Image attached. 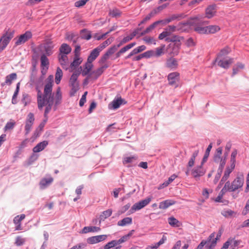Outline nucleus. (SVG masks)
<instances>
[{
	"label": "nucleus",
	"instance_id": "obj_1",
	"mask_svg": "<svg viewBox=\"0 0 249 249\" xmlns=\"http://www.w3.org/2000/svg\"><path fill=\"white\" fill-rule=\"evenodd\" d=\"M43 78L40 77L36 78L33 74L30 76V84L34 86L37 91V102L39 109L41 110L44 106H46V111L50 109L53 102L56 104H58L62 99L61 88L58 87L55 92L53 93V76L50 75L45 80L43 93H42L40 88L43 85Z\"/></svg>",
	"mask_w": 249,
	"mask_h": 249
},
{
	"label": "nucleus",
	"instance_id": "obj_2",
	"mask_svg": "<svg viewBox=\"0 0 249 249\" xmlns=\"http://www.w3.org/2000/svg\"><path fill=\"white\" fill-rule=\"evenodd\" d=\"M200 18L198 17L191 18L190 20V24L193 27L195 32L199 34H213L220 30V28L216 25H211L204 26V24H208V21L199 22Z\"/></svg>",
	"mask_w": 249,
	"mask_h": 249
},
{
	"label": "nucleus",
	"instance_id": "obj_3",
	"mask_svg": "<svg viewBox=\"0 0 249 249\" xmlns=\"http://www.w3.org/2000/svg\"><path fill=\"white\" fill-rule=\"evenodd\" d=\"M244 183V176L241 174L238 175L232 182L226 181L223 187L222 192L225 191L227 192H232L233 198H236L238 196L237 194L242 190Z\"/></svg>",
	"mask_w": 249,
	"mask_h": 249
},
{
	"label": "nucleus",
	"instance_id": "obj_4",
	"mask_svg": "<svg viewBox=\"0 0 249 249\" xmlns=\"http://www.w3.org/2000/svg\"><path fill=\"white\" fill-rule=\"evenodd\" d=\"M14 31L8 29L0 38V53L3 51L14 37Z\"/></svg>",
	"mask_w": 249,
	"mask_h": 249
},
{
	"label": "nucleus",
	"instance_id": "obj_5",
	"mask_svg": "<svg viewBox=\"0 0 249 249\" xmlns=\"http://www.w3.org/2000/svg\"><path fill=\"white\" fill-rule=\"evenodd\" d=\"M79 74V73H73L70 78V84L71 87L70 95L71 96H73L79 89V83L77 81Z\"/></svg>",
	"mask_w": 249,
	"mask_h": 249
},
{
	"label": "nucleus",
	"instance_id": "obj_6",
	"mask_svg": "<svg viewBox=\"0 0 249 249\" xmlns=\"http://www.w3.org/2000/svg\"><path fill=\"white\" fill-rule=\"evenodd\" d=\"M101 66L97 70L91 72L89 76L93 79H97L104 71L109 67L107 63H99Z\"/></svg>",
	"mask_w": 249,
	"mask_h": 249
},
{
	"label": "nucleus",
	"instance_id": "obj_7",
	"mask_svg": "<svg viewBox=\"0 0 249 249\" xmlns=\"http://www.w3.org/2000/svg\"><path fill=\"white\" fill-rule=\"evenodd\" d=\"M53 48L54 44L51 40H48L46 41V43L40 45L38 47V49L40 50V52H43L42 50H43L46 54L48 56L51 55L53 53Z\"/></svg>",
	"mask_w": 249,
	"mask_h": 249
},
{
	"label": "nucleus",
	"instance_id": "obj_8",
	"mask_svg": "<svg viewBox=\"0 0 249 249\" xmlns=\"http://www.w3.org/2000/svg\"><path fill=\"white\" fill-rule=\"evenodd\" d=\"M32 36V33L30 31H27L24 34L21 35L18 37L15 38V45L16 46L24 44Z\"/></svg>",
	"mask_w": 249,
	"mask_h": 249
},
{
	"label": "nucleus",
	"instance_id": "obj_9",
	"mask_svg": "<svg viewBox=\"0 0 249 249\" xmlns=\"http://www.w3.org/2000/svg\"><path fill=\"white\" fill-rule=\"evenodd\" d=\"M151 200L150 197H148L144 200H142L137 203L134 204L131 209V213H134L136 211H138L143 208L147 205H148Z\"/></svg>",
	"mask_w": 249,
	"mask_h": 249
},
{
	"label": "nucleus",
	"instance_id": "obj_10",
	"mask_svg": "<svg viewBox=\"0 0 249 249\" xmlns=\"http://www.w3.org/2000/svg\"><path fill=\"white\" fill-rule=\"evenodd\" d=\"M167 79L170 85L177 87L180 79V74L178 72H171L168 74Z\"/></svg>",
	"mask_w": 249,
	"mask_h": 249
},
{
	"label": "nucleus",
	"instance_id": "obj_11",
	"mask_svg": "<svg viewBox=\"0 0 249 249\" xmlns=\"http://www.w3.org/2000/svg\"><path fill=\"white\" fill-rule=\"evenodd\" d=\"M118 45L116 46L114 45L109 48L106 53L101 57L99 63H107V61L109 59V57L112 55L118 49L119 47Z\"/></svg>",
	"mask_w": 249,
	"mask_h": 249
},
{
	"label": "nucleus",
	"instance_id": "obj_12",
	"mask_svg": "<svg viewBox=\"0 0 249 249\" xmlns=\"http://www.w3.org/2000/svg\"><path fill=\"white\" fill-rule=\"evenodd\" d=\"M35 121L34 115L33 113H29L25 122V135H28L30 132Z\"/></svg>",
	"mask_w": 249,
	"mask_h": 249
},
{
	"label": "nucleus",
	"instance_id": "obj_13",
	"mask_svg": "<svg viewBox=\"0 0 249 249\" xmlns=\"http://www.w3.org/2000/svg\"><path fill=\"white\" fill-rule=\"evenodd\" d=\"M202 164L201 163L200 165L197 166L191 171V175L196 179L203 176L205 173V170L202 167Z\"/></svg>",
	"mask_w": 249,
	"mask_h": 249
},
{
	"label": "nucleus",
	"instance_id": "obj_14",
	"mask_svg": "<svg viewBox=\"0 0 249 249\" xmlns=\"http://www.w3.org/2000/svg\"><path fill=\"white\" fill-rule=\"evenodd\" d=\"M107 237V235L106 234L92 236L88 238L87 241L88 243L90 244H96L106 240Z\"/></svg>",
	"mask_w": 249,
	"mask_h": 249
},
{
	"label": "nucleus",
	"instance_id": "obj_15",
	"mask_svg": "<svg viewBox=\"0 0 249 249\" xmlns=\"http://www.w3.org/2000/svg\"><path fill=\"white\" fill-rule=\"evenodd\" d=\"M67 54L59 53L58 55V59L60 64L63 69H68L69 64V61Z\"/></svg>",
	"mask_w": 249,
	"mask_h": 249
},
{
	"label": "nucleus",
	"instance_id": "obj_16",
	"mask_svg": "<svg viewBox=\"0 0 249 249\" xmlns=\"http://www.w3.org/2000/svg\"><path fill=\"white\" fill-rule=\"evenodd\" d=\"M217 65L224 69H228L229 68L231 64L233 63V58H226L224 59H220L217 60Z\"/></svg>",
	"mask_w": 249,
	"mask_h": 249
},
{
	"label": "nucleus",
	"instance_id": "obj_17",
	"mask_svg": "<svg viewBox=\"0 0 249 249\" xmlns=\"http://www.w3.org/2000/svg\"><path fill=\"white\" fill-rule=\"evenodd\" d=\"M25 218V215L22 214L16 216L14 219V223L15 224V230L17 231L21 230V222Z\"/></svg>",
	"mask_w": 249,
	"mask_h": 249
},
{
	"label": "nucleus",
	"instance_id": "obj_18",
	"mask_svg": "<svg viewBox=\"0 0 249 249\" xmlns=\"http://www.w3.org/2000/svg\"><path fill=\"white\" fill-rule=\"evenodd\" d=\"M216 12L215 5H209L205 10V16L208 18H213L215 15Z\"/></svg>",
	"mask_w": 249,
	"mask_h": 249
},
{
	"label": "nucleus",
	"instance_id": "obj_19",
	"mask_svg": "<svg viewBox=\"0 0 249 249\" xmlns=\"http://www.w3.org/2000/svg\"><path fill=\"white\" fill-rule=\"evenodd\" d=\"M183 39V38L181 36H177V35H173L169 37H167L165 39V41L169 42H172L174 43L173 45H181V41Z\"/></svg>",
	"mask_w": 249,
	"mask_h": 249
},
{
	"label": "nucleus",
	"instance_id": "obj_20",
	"mask_svg": "<svg viewBox=\"0 0 249 249\" xmlns=\"http://www.w3.org/2000/svg\"><path fill=\"white\" fill-rule=\"evenodd\" d=\"M234 168L227 166L224 172V175L221 179V183H224L230 177V174L233 171Z\"/></svg>",
	"mask_w": 249,
	"mask_h": 249
},
{
	"label": "nucleus",
	"instance_id": "obj_21",
	"mask_svg": "<svg viewBox=\"0 0 249 249\" xmlns=\"http://www.w3.org/2000/svg\"><path fill=\"white\" fill-rule=\"evenodd\" d=\"M17 78V75L16 73H12L8 75L5 77V81L4 82L1 84L2 87H4L5 85L10 86L12 83V81L16 80Z\"/></svg>",
	"mask_w": 249,
	"mask_h": 249
},
{
	"label": "nucleus",
	"instance_id": "obj_22",
	"mask_svg": "<svg viewBox=\"0 0 249 249\" xmlns=\"http://www.w3.org/2000/svg\"><path fill=\"white\" fill-rule=\"evenodd\" d=\"M214 161L215 162L219 163L218 170H220V172H222L223 168L226 163V159H223L220 155L215 154L214 156Z\"/></svg>",
	"mask_w": 249,
	"mask_h": 249
},
{
	"label": "nucleus",
	"instance_id": "obj_23",
	"mask_svg": "<svg viewBox=\"0 0 249 249\" xmlns=\"http://www.w3.org/2000/svg\"><path fill=\"white\" fill-rule=\"evenodd\" d=\"M48 142L44 141L38 143L36 146L33 148V151L34 153H38L43 150L48 145Z\"/></svg>",
	"mask_w": 249,
	"mask_h": 249
},
{
	"label": "nucleus",
	"instance_id": "obj_24",
	"mask_svg": "<svg viewBox=\"0 0 249 249\" xmlns=\"http://www.w3.org/2000/svg\"><path fill=\"white\" fill-rule=\"evenodd\" d=\"M124 100L121 97L113 100L112 102L109 104L108 107L110 109H116L118 108L123 104Z\"/></svg>",
	"mask_w": 249,
	"mask_h": 249
},
{
	"label": "nucleus",
	"instance_id": "obj_25",
	"mask_svg": "<svg viewBox=\"0 0 249 249\" xmlns=\"http://www.w3.org/2000/svg\"><path fill=\"white\" fill-rule=\"evenodd\" d=\"M231 49L227 46L222 49L219 53L217 55V57L214 61V63H215L219 59H222L223 57L228 54L231 52Z\"/></svg>",
	"mask_w": 249,
	"mask_h": 249
},
{
	"label": "nucleus",
	"instance_id": "obj_26",
	"mask_svg": "<svg viewBox=\"0 0 249 249\" xmlns=\"http://www.w3.org/2000/svg\"><path fill=\"white\" fill-rule=\"evenodd\" d=\"M53 181V178L50 177L48 178H43L40 181L39 185L42 189H45L51 184Z\"/></svg>",
	"mask_w": 249,
	"mask_h": 249
},
{
	"label": "nucleus",
	"instance_id": "obj_27",
	"mask_svg": "<svg viewBox=\"0 0 249 249\" xmlns=\"http://www.w3.org/2000/svg\"><path fill=\"white\" fill-rule=\"evenodd\" d=\"M178 66V63L176 59L171 57L167 60L166 66L171 69H175Z\"/></svg>",
	"mask_w": 249,
	"mask_h": 249
},
{
	"label": "nucleus",
	"instance_id": "obj_28",
	"mask_svg": "<svg viewBox=\"0 0 249 249\" xmlns=\"http://www.w3.org/2000/svg\"><path fill=\"white\" fill-rule=\"evenodd\" d=\"M176 203V202L172 199H167L161 202L159 204V208L160 209H166L170 206H172Z\"/></svg>",
	"mask_w": 249,
	"mask_h": 249
},
{
	"label": "nucleus",
	"instance_id": "obj_29",
	"mask_svg": "<svg viewBox=\"0 0 249 249\" xmlns=\"http://www.w3.org/2000/svg\"><path fill=\"white\" fill-rule=\"evenodd\" d=\"M163 21L162 20H159L155 22H154L153 24L150 25L149 26H148L146 29L141 32L140 34V36H144L145 34H148L150 33L155 28V27L159 24L161 23Z\"/></svg>",
	"mask_w": 249,
	"mask_h": 249
},
{
	"label": "nucleus",
	"instance_id": "obj_30",
	"mask_svg": "<svg viewBox=\"0 0 249 249\" xmlns=\"http://www.w3.org/2000/svg\"><path fill=\"white\" fill-rule=\"evenodd\" d=\"M71 51V47L66 43H63L59 49V53L69 54Z\"/></svg>",
	"mask_w": 249,
	"mask_h": 249
},
{
	"label": "nucleus",
	"instance_id": "obj_31",
	"mask_svg": "<svg viewBox=\"0 0 249 249\" xmlns=\"http://www.w3.org/2000/svg\"><path fill=\"white\" fill-rule=\"evenodd\" d=\"M166 240V236L163 235L159 242L155 243L154 245L148 246L145 249H158L160 245L164 243Z\"/></svg>",
	"mask_w": 249,
	"mask_h": 249
},
{
	"label": "nucleus",
	"instance_id": "obj_32",
	"mask_svg": "<svg viewBox=\"0 0 249 249\" xmlns=\"http://www.w3.org/2000/svg\"><path fill=\"white\" fill-rule=\"evenodd\" d=\"M92 62L87 60V62L85 64L84 69L82 72V74L83 76H86L89 74V72L91 71L93 66Z\"/></svg>",
	"mask_w": 249,
	"mask_h": 249
},
{
	"label": "nucleus",
	"instance_id": "obj_33",
	"mask_svg": "<svg viewBox=\"0 0 249 249\" xmlns=\"http://www.w3.org/2000/svg\"><path fill=\"white\" fill-rule=\"evenodd\" d=\"M61 102H62V100H60V102L58 104H56V103H55L56 102H53V103L52 105L50 107V109L47 112V113L46 112V106H45V111H44V117L45 118V119L42 122V123H44V124L45 125L46 124L47 121V120H48V116H47L48 114L50 112V111H51L52 108H53V109L54 111H55L57 109V106L61 103Z\"/></svg>",
	"mask_w": 249,
	"mask_h": 249
},
{
	"label": "nucleus",
	"instance_id": "obj_34",
	"mask_svg": "<svg viewBox=\"0 0 249 249\" xmlns=\"http://www.w3.org/2000/svg\"><path fill=\"white\" fill-rule=\"evenodd\" d=\"M168 222L169 225L173 227H179L182 225L181 222L174 217H169L168 218Z\"/></svg>",
	"mask_w": 249,
	"mask_h": 249
},
{
	"label": "nucleus",
	"instance_id": "obj_35",
	"mask_svg": "<svg viewBox=\"0 0 249 249\" xmlns=\"http://www.w3.org/2000/svg\"><path fill=\"white\" fill-rule=\"evenodd\" d=\"M198 154V150L195 151L192 154L191 158L190 159L187 165V167L188 168H192L195 164V161L196 157L197 156Z\"/></svg>",
	"mask_w": 249,
	"mask_h": 249
},
{
	"label": "nucleus",
	"instance_id": "obj_36",
	"mask_svg": "<svg viewBox=\"0 0 249 249\" xmlns=\"http://www.w3.org/2000/svg\"><path fill=\"white\" fill-rule=\"evenodd\" d=\"M100 51L97 48L93 49L90 53V55L88 58V60L89 61L93 62L99 55Z\"/></svg>",
	"mask_w": 249,
	"mask_h": 249
},
{
	"label": "nucleus",
	"instance_id": "obj_37",
	"mask_svg": "<svg viewBox=\"0 0 249 249\" xmlns=\"http://www.w3.org/2000/svg\"><path fill=\"white\" fill-rule=\"evenodd\" d=\"M165 45H162L160 47L156 48L154 51L155 57H158L162 55L164 53Z\"/></svg>",
	"mask_w": 249,
	"mask_h": 249
},
{
	"label": "nucleus",
	"instance_id": "obj_38",
	"mask_svg": "<svg viewBox=\"0 0 249 249\" xmlns=\"http://www.w3.org/2000/svg\"><path fill=\"white\" fill-rule=\"evenodd\" d=\"M132 219L131 217H125L121 220H120L117 223V225L119 226H124L126 225L132 224Z\"/></svg>",
	"mask_w": 249,
	"mask_h": 249
},
{
	"label": "nucleus",
	"instance_id": "obj_39",
	"mask_svg": "<svg viewBox=\"0 0 249 249\" xmlns=\"http://www.w3.org/2000/svg\"><path fill=\"white\" fill-rule=\"evenodd\" d=\"M100 231V228L98 227H85L82 230V233H87L89 232H97Z\"/></svg>",
	"mask_w": 249,
	"mask_h": 249
},
{
	"label": "nucleus",
	"instance_id": "obj_40",
	"mask_svg": "<svg viewBox=\"0 0 249 249\" xmlns=\"http://www.w3.org/2000/svg\"><path fill=\"white\" fill-rule=\"evenodd\" d=\"M82 62V59L79 56H74V60L70 65L71 69H74L78 66Z\"/></svg>",
	"mask_w": 249,
	"mask_h": 249
},
{
	"label": "nucleus",
	"instance_id": "obj_41",
	"mask_svg": "<svg viewBox=\"0 0 249 249\" xmlns=\"http://www.w3.org/2000/svg\"><path fill=\"white\" fill-rule=\"evenodd\" d=\"M63 76V72L60 68H57L55 75V81L56 84H59Z\"/></svg>",
	"mask_w": 249,
	"mask_h": 249
},
{
	"label": "nucleus",
	"instance_id": "obj_42",
	"mask_svg": "<svg viewBox=\"0 0 249 249\" xmlns=\"http://www.w3.org/2000/svg\"><path fill=\"white\" fill-rule=\"evenodd\" d=\"M65 38L68 41L72 40L73 43H75L78 37L74 33H67L65 35Z\"/></svg>",
	"mask_w": 249,
	"mask_h": 249
},
{
	"label": "nucleus",
	"instance_id": "obj_43",
	"mask_svg": "<svg viewBox=\"0 0 249 249\" xmlns=\"http://www.w3.org/2000/svg\"><path fill=\"white\" fill-rule=\"evenodd\" d=\"M121 14V12L117 8H113V9L110 10L109 11V16L113 18L120 17Z\"/></svg>",
	"mask_w": 249,
	"mask_h": 249
},
{
	"label": "nucleus",
	"instance_id": "obj_44",
	"mask_svg": "<svg viewBox=\"0 0 249 249\" xmlns=\"http://www.w3.org/2000/svg\"><path fill=\"white\" fill-rule=\"evenodd\" d=\"M221 214L225 217H229L233 215L235 216L236 213L231 210L228 209L223 211L221 212Z\"/></svg>",
	"mask_w": 249,
	"mask_h": 249
},
{
	"label": "nucleus",
	"instance_id": "obj_45",
	"mask_svg": "<svg viewBox=\"0 0 249 249\" xmlns=\"http://www.w3.org/2000/svg\"><path fill=\"white\" fill-rule=\"evenodd\" d=\"M181 45H173L172 47V50L171 52L170 53L173 56H176L177 55L179 52V50L180 49Z\"/></svg>",
	"mask_w": 249,
	"mask_h": 249
},
{
	"label": "nucleus",
	"instance_id": "obj_46",
	"mask_svg": "<svg viewBox=\"0 0 249 249\" xmlns=\"http://www.w3.org/2000/svg\"><path fill=\"white\" fill-rule=\"evenodd\" d=\"M112 213L111 209H108L106 211H104L100 215L101 220H104L107 217H109Z\"/></svg>",
	"mask_w": 249,
	"mask_h": 249
},
{
	"label": "nucleus",
	"instance_id": "obj_47",
	"mask_svg": "<svg viewBox=\"0 0 249 249\" xmlns=\"http://www.w3.org/2000/svg\"><path fill=\"white\" fill-rule=\"evenodd\" d=\"M221 234H222V231H221V230H219L218 234H217L216 237L214 238L215 233L214 232H213L209 236V237L208 238V241L209 242H211V243H212V241L213 240H216V243L217 240L221 237Z\"/></svg>",
	"mask_w": 249,
	"mask_h": 249
},
{
	"label": "nucleus",
	"instance_id": "obj_48",
	"mask_svg": "<svg viewBox=\"0 0 249 249\" xmlns=\"http://www.w3.org/2000/svg\"><path fill=\"white\" fill-rule=\"evenodd\" d=\"M41 65L42 67H47L49 64V59L46 55L43 54L40 57Z\"/></svg>",
	"mask_w": 249,
	"mask_h": 249
},
{
	"label": "nucleus",
	"instance_id": "obj_49",
	"mask_svg": "<svg viewBox=\"0 0 249 249\" xmlns=\"http://www.w3.org/2000/svg\"><path fill=\"white\" fill-rule=\"evenodd\" d=\"M212 148V143H210L208 145L207 148L206 149L204 157H203L202 161V164H203V163H204L206 161V160L209 156L210 152L211 151Z\"/></svg>",
	"mask_w": 249,
	"mask_h": 249
},
{
	"label": "nucleus",
	"instance_id": "obj_50",
	"mask_svg": "<svg viewBox=\"0 0 249 249\" xmlns=\"http://www.w3.org/2000/svg\"><path fill=\"white\" fill-rule=\"evenodd\" d=\"M111 43V40L109 39H107L102 43H101L98 47H97V48L98 50H99L100 52H101L107 46L109 45Z\"/></svg>",
	"mask_w": 249,
	"mask_h": 249
},
{
	"label": "nucleus",
	"instance_id": "obj_51",
	"mask_svg": "<svg viewBox=\"0 0 249 249\" xmlns=\"http://www.w3.org/2000/svg\"><path fill=\"white\" fill-rule=\"evenodd\" d=\"M117 245H118L117 240H112L110 242H108L107 244H106L104 247V249H109L116 246Z\"/></svg>",
	"mask_w": 249,
	"mask_h": 249
},
{
	"label": "nucleus",
	"instance_id": "obj_52",
	"mask_svg": "<svg viewBox=\"0 0 249 249\" xmlns=\"http://www.w3.org/2000/svg\"><path fill=\"white\" fill-rule=\"evenodd\" d=\"M25 242V239L21 236H17L15 239V244L17 246H20L23 245Z\"/></svg>",
	"mask_w": 249,
	"mask_h": 249
},
{
	"label": "nucleus",
	"instance_id": "obj_53",
	"mask_svg": "<svg viewBox=\"0 0 249 249\" xmlns=\"http://www.w3.org/2000/svg\"><path fill=\"white\" fill-rule=\"evenodd\" d=\"M15 124L16 123L13 120H11L10 122H7L4 126V131H6L8 130L12 129L15 126Z\"/></svg>",
	"mask_w": 249,
	"mask_h": 249
},
{
	"label": "nucleus",
	"instance_id": "obj_54",
	"mask_svg": "<svg viewBox=\"0 0 249 249\" xmlns=\"http://www.w3.org/2000/svg\"><path fill=\"white\" fill-rule=\"evenodd\" d=\"M143 41L147 44H156V41L154 39L153 37L145 36L143 38Z\"/></svg>",
	"mask_w": 249,
	"mask_h": 249
},
{
	"label": "nucleus",
	"instance_id": "obj_55",
	"mask_svg": "<svg viewBox=\"0 0 249 249\" xmlns=\"http://www.w3.org/2000/svg\"><path fill=\"white\" fill-rule=\"evenodd\" d=\"M170 35V34L167 31V29H165L163 32L159 35L158 38L160 40L165 39L166 38L169 37L168 36Z\"/></svg>",
	"mask_w": 249,
	"mask_h": 249
},
{
	"label": "nucleus",
	"instance_id": "obj_56",
	"mask_svg": "<svg viewBox=\"0 0 249 249\" xmlns=\"http://www.w3.org/2000/svg\"><path fill=\"white\" fill-rule=\"evenodd\" d=\"M134 38L133 36L132 35V34L128 36L124 37L123 40L120 42V43L118 44V46H121L123 44L126 43L131 40H132Z\"/></svg>",
	"mask_w": 249,
	"mask_h": 249
},
{
	"label": "nucleus",
	"instance_id": "obj_57",
	"mask_svg": "<svg viewBox=\"0 0 249 249\" xmlns=\"http://www.w3.org/2000/svg\"><path fill=\"white\" fill-rule=\"evenodd\" d=\"M166 7L165 5H161L157 7L156 9L153 10L150 13L153 16H155L157 14L161 12L163 9Z\"/></svg>",
	"mask_w": 249,
	"mask_h": 249
},
{
	"label": "nucleus",
	"instance_id": "obj_58",
	"mask_svg": "<svg viewBox=\"0 0 249 249\" xmlns=\"http://www.w3.org/2000/svg\"><path fill=\"white\" fill-rule=\"evenodd\" d=\"M213 192L212 189L208 190L206 188H204L202 191V196H203L204 198L206 199L209 198V195L210 193H212Z\"/></svg>",
	"mask_w": 249,
	"mask_h": 249
},
{
	"label": "nucleus",
	"instance_id": "obj_59",
	"mask_svg": "<svg viewBox=\"0 0 249 249\" xmlns=\"http://www.w3.org/2000/svg\"><path fill=\"white\" fill-rule=\"evenodd\" d=\"M89 0H80L74 3V6L76 7H80L85 5Z\"/></svg>",
	"mask_w": 249,
	"mask_h": 249
},
{
	"label": "nucleus",
	"instance_id": "obj_60",
	"mask_svg": "<svg viewBox=\"0 0 249 249\" xmlns=\"http://www.w3.org/2000/svg\"><path fill=\"white\" fill-rule=\"evenodd\" d=\"M137 160V157L135 156L128 157L124 158L123 162L124 164L131 163L135 160Z\"/></svg>",
	"mask_w": 249,
	"mask_h": 249
},
{
	"label": "nucleus",
	"instance_id": "obj_61",
	"mask_svg": "<svg viewBox=\"0 0 249 249\" xmlns=\"http://www.w3.org/2000/svg\"><path fill=\"white\" fill-rule=\"evenodd\" d=\"M142 54L143 57L150 58L151 57H155L153 50L146 51Z\"/></svg>",
	"mask_w": 249,
	"mask_h": 249
},
{
	"label": "nucleus",
	"instance_id": "obj_62",
	"mask_svg": "<svg viewBox=\"0 0 249 249\" xmlns=\"http://www.w3.org/2000/svg\"><path fill=\"white\" fill-rule=\"evenodd\" d=\"M117 29V26H115V25H114L113 26H112L111 27V28L109 30V31L107 32L106 33L102 35V36H97V37H96V39L97 40H100L102 38H103L106 35H107L108 34H109V33H110L111 32L116 30Z\"/></svg>",
	"mask_w": 249,
	"mask_h": 249
},
{
	"label": "nucleus",
	"instance_id": "obj_63",
	"mask_svg": "<svg viewBox=\"0 0 249 249\" xmlns=\"http://www.w3.org/2000/svg\"><path fill=\"white\" fill-rule=\"evenodd\" d=\"M88 94L87 91H85L84 93V94L82 95L81 98L79 102V106L80 107H82L84 106L85 103L86 101V96Z\"/></svg>",
	"mask_w": 249,
	"mask_h": 249
},
{
	"label": "nucleus",
	"instance_id": "obj_64",
	"mask_svg": "<svg viewBox=\"0 0 249 249\" xmlns=\"http://www.w3.org/2000/svg\"><path fill=\"white\" fill-rule=\"evenodd\" d=\"M128 50V49L126 46L124 47L116 54V58L119 57L121 56V54L125 53Z\"/></svg>",
	"mask_w": 249,
	"mask_h": 249
}]
</instances>
